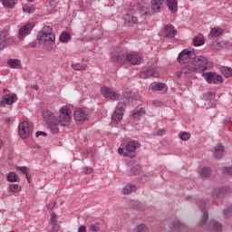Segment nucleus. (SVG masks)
Here are the masks:
<instances>
[{
	"label": "nucleus",
	"instance_id": "f257e3e1",
	"mask_svg": "<svg viewBox=\"0 0 232 232\" xmlns=\"http://www.w3.org/2000/svg\"><path fill=\"white\" fill-rule=\"evenodd\" d=\"M43 116L47 122V126L54 135L59 133V127L66 128L72 122V111L66 107L60 110V114L55 116L50 110H44Z\"/></svg>",
	"mask_w": 232,
	"mask_h": 232
},
{
	"label": "nucleus",
	"instance_id": "f03ea898",
	"mask_svg": "<svg viewBox=\"0 0 232 232\" xmlns=\"http://www.w3.org/2000/svg\"><path fill=\"white\" fill-rule=\"evenodd\" d=\"M38 44H41L45 50L51 52L53 50V44L55 43V34L52 33V27L45 26L43 31L38 34Z\"/></svg>",
	"mask_w": 232,
	"mask_h": 232
},
{
	"label": "nucleus",
	"instance_id": "7ed1b4c3",
	"mask_svg": "<svg viewBox=\"0 0 232 232\" xmlns=\"http://www.w3.org/2000/svg\"><path fill=\"white\" fill-rule=\"evenodd\" d=\"M191 64H193L197 72H204L205 70H208V58L204 56H196L194 54Z\"/></svg>",
	"mask_w": 232,
	"mask_h": 232
},
{
	"label": "nucleus",
	"instance_id": "20e7f679",
	"mask_svg": "<svg viewBox=\"0 0 232 232\" xmlns=\"http://www.w3.org/2000/svg\"><path fill=\"white\" fill-rule=\"evenodd\" d=\"M33 130L34 126L32 124L28 121H23L18 126V135L21 139H28Z\"/></svg>",
	"mask_w": 232,
	"mask_h": 232
},
{
	"label": "nucleus",
	"instance_id": "39448f33",
	"mask_svg": "<svg viewBox=\"0 0 232 232\" xmlns=\"http://www.w3.org/2000/svg\"><path fill=\"white\" fill-rule=\"evenodd\" d=\"M193 58H195V53L185 49L179 54L178 61L179 64H189L193 63Z\"/></svg>",
	"mask_w": 232,
	"mask_h": 232
},
{
	"label": "nucleus",
	"instance_id": "423d86ee",
	"mask_svg": "<svg viewBox=\"0 0 232 232\" xmlns=\"http://www.w3.org/2000/svg\"><path fill=\"white\" fill-rule=\"evenodd\" d=\"M203 77H205L208 84H220L224 82V78H222V76H220L217 72H203Z\"/></svg>",
	"mask_w": 232,
	"mask_h": 232
},
{
	"label": "nucleus",
	"instance_id": "0eeeda50",
	"mask_svg": "<svg viewBox=\"0 0 232 232\" xmlns=\"http://www.w3.org/2000/svg\"><path fill=\"white\" fill-rule=\"evenodd\" d=\"M34 26H35L34 23H28L24 26H22L18 31L19 41H23V39H24L26 35H30V34L32 33V30H34Z\"/></svg>",
	"mask_w": 232,
	"mask_h": 232
},
{
	"label": "nucleus",
	"instance_id": "6e6552de",
	"mask_svg": "<svg viewBox=\"0 0 232 232\" xmlns=\"http://www.w3.org/2000/svg\"><path fill=\"white\" fill-rule=\"evenodd\" d=\"M101 92L103 97H109L112 101H121V99H122V95L111 91V89L108 87H102Z\"/></svg>",
	"mask_w": 232,
	"mask_h": 232
},
{
	"label": "nucleus",
	"instance_id": "1a4fd4ad",
	"mask_svg": "<svg viewBox=\"0 0 232 232\" xmlns=\"http://www.w3.org/2000/svg\"><path fill=\"white\" fill-rule=\"evenodd\" d=\"M124 115V103H119L112 114L111 121L113 122H120L122 121V116Z\"/></svg>",
	"mask_w": 232,
	"mask_h": 232
},
{
	"label": "nucleus",
	"instance_id": "9d476101",
	"mask_svg": "<svg viewBox=\"0 0 232 232\" xmlns=\"http://www.w3.org/2000/svg\"><path fill=\"white\" fill-rule=\"evenodd\" d=\"M15 101H17V94L15 93H11V94H5L1 101H0V106H12V104H14V102H15Z\"/></svg>",
	"mask_w": 232,
	"mask_h": 232
},
{
	"label": "nucleus",
	"instance_id": "9b49d317",
	"mask_svg": "<svg viewBox=\"0 0 232 232\" xmlns=\"http://www.w3.org/2000/svg\"><path fill=\"white\" fill-rule=\"evenodd\" d=\"M12 41H14V38L8 36V31L4 30L0 32V50H3L5 45L10 44Z\"/></svg>",
	"mask_w": 232,
	"mask_h": 232
},
{
	"label": "nucleus",
	"instance_id": "f8f14e48",
	"mask_svg": "<svg viewBox=\"0 0 232 232\" xmlns=\"http://www.w3.org/2000/svg\"><path fill=\"white\" fill-rule=\"evenodd\" d=\"M198 208L199 209H201L203 216H202V219L199 221V226H206L207 222H208V212L206 211V201L204 200H199L198 203Z\"/></svg>",
	"mask_w": 232,
	"mask_h": 232
},
{
	"label": "nucleus",
	"instance_id": "ddd939ff",
	"mask_svg": "<svg viewBox=\"0 0 232 232\" xmlns=\"http://www.w3.org/2000/svg\"><path fill=\"white\" fill-rule=\"evenodd\" d=\"M74 119L75 121H78L79 122L82 121H86L88 119V111L86 109L79 108L74 111Z\"/></svg>",
	"mask_w": 232,
	"mask_h": 232
},
{
	"label": "nucleus",
	"instance_id": "4468645a",
	"mask_svg": "<svg viewBox=\"0 0 232 232\" xmlns=\"http://www.w3.org/2000/svg\"><path fill=\"white\" fill-rule=\"evenodd\" d=\"M175 35H177V30H175V27L172 24L165 25L163 29V37H169L170 39H173Z\"/></svg>",
	"mask_w": 232,
	"mask_h": 232
},
{
	"label": "nucleus",
	"instance_id": "2eb2a0df",
	"mask_svg": "<svg viewBox=\"0 0 232 232\" xmlns=\"http://www.w3.org/2000/svg\"><path fill=\"white\" fill-rule=\"evenodd\" d=\"M126 61L130 63V64H140L142 56L139 54H126Z\"/></svg>",
	"mask_w": 232,
	"mask_h": 232
},
{
	"label": "nucleus",
	"instance_id": "dca6fc26",
	"mask_svg": "<svg viewBox=\"0 0 232 232\" xmlns=\"http://www.w3.org/2000/svg\"><path fill=\"white\" fill-rule=\"evenodd\" d=\"M140 79H150V77H159V71L155 69H150L144 71L140 74Z\"/></svg>",
	"mask_w": 232,
	"mask_h": 232
},
{
	"label": "nucleus",
	"instance_id": "f3484780",
	"mask_svg": "<svg viewBox=\"0 0 232 232\" xmlns=\"http://www.w3.org/2000/svg\"><path fill=\"white\" fill-rule=\"evenodd\" d=\"M185 64L186 65L181 69V72H183L185 75L198 72L197 68L193 64H191V63Z\"/></svg>",
	"mask_w": 232,
	"mask_h": 232
},
{
	"label": "nucleus",
	"instance_id": "a211bd4d",
	"mask_svg": "<svg viewBox=\"0 0 232 232\" xmlns=\"http://www.w3.org/2000/svg\"><path fill=\"white\" fill-rule=\"evenodd\" d=\"M222 155H224V146L218 143L214 148V157H216V159H222Z\"/></svg>",
	"mask_w": 232,
	"mask_h": 232
},
{
	"label": "nucleus",
	"instance_id": "6ab92c4d",
	"mask_svg": "<svg viewBox=\"0 0 232 232\" xmlns=\"http://www.w3.org/2000/svg\"><path fill=\"white\" fill-rule=\"evenodd\" d=\"M123 97L127 99L129 102H135V101H137V94L131 91H124Z\"/></svg>",
	"mask_w": 232,
	"mask_h": 232
},
{
	"label": "nucleus",
	"instance_id": "aec40b11",
	"mask_svg": "<svg viewBox=\"0 0 232 232\" xmlns=\"http://www.w3.org/2000/svg\"><path fill=\"white\" fill-rule=\"evenodd\" d=\"M123 19L125 23H127V24H129L130 26H131L132 24H137L139 23V20L130 14H125Z\"/></svg>",
	"mask_w": 232,
	"mask_h": 232
},
{
	"label": "nucleus",
	"instance_id": "412c9836",
	"mask_svg": "<svg viewBox=\"0 0 232 232\" xmlns=\"http://www.w3.org/2000/svg\"><path fill=\"white\" fill-rule=\"evenodd\" d=\"M112 61L114 63H119V64H124V63H126V54H124L122 53L114 54L112 57Z\"/></svg>",
	"mask_w": 232,
	"mask_h": 232
},
{
	"label": "nucleus",
	"instance_id": "4be33fe9",
	"mask_svg": "<svg viewBox=\"0 0 232 232\" xmlns=\"http://www.w3.org/2000/svg\"><path fill=\"white\" fill-rule=\"evenodd\" d=\"M139 146L140 144L138 141L132 140L126 145L125 149L126 151L133 152L135 150H137V148H139Z\"/></svg>",
	"mask_w": 232,
	"mask_h": 232
},
{
	"label": "nucleus",
	"instance_id": "5701e85b",
	"mask_svg": "<svg viewBox=\"0 0 232 232\" xmlns=\"http://www.w3.org/2000/svg\"><path fill=\"white\" fill-rule=\"evenodd\" d=\"M167 6L172 14H175L178 10L177 0H167Z\"/></svg>",
	"mask_w": 232,
	"mask_h": 232
},
{
	"label": "nucleus",
	"instance_id": "b1692460",
	"mask_svg": "<svg viewBox=\"0 0 232 232\" xmlns=\"http://www.w3.org/2000/svg\"><path fill=\"white\" fill-rule=\"evenodd\" d=\"M165 0H152L151 8L154 12H160V6Z\"/></svg>",
	"mask_w": 232,
	"mask_h": 232
},
{
	"label": "nucleus",
	"instance_id": "393cba45",
	"mask_svg": "<svg viewBox=\"0 0 232 232\" xmlns=\"http://www.w3.org/2000/svg\"><path fill=\"white\" fill-rule=\"evenodd\" d=\"M7 64L10 68H21V61L17 59H9Z\"/></svg>",
	"mask_w": 232,
	"mask_h": 232
},
{
	"label": "nucleus",
	"instance_id": "a878e982",
	"mask_svg": "<svg viewBox=\"0 0 232 232\" xmlns=\"http://www.w3.org/2000/svg\"><path fill=\"white\" fill-rule=\"evenodd\" d=\"M220 72L227 79L232 76V69L229 67L222 66L220 67Z\"/></svg>",
	"mask_w": 232,
	"mask_h": 232
},
{
	"label": "nucleus",
	"instance_id": "bb28decb",
	"mask_svg": "<svg viewBox=\"0 0 232 232\" xmlns=\"http://www.w3.org/2000/svg\"><path fill=\"white\" fill-rule=\"evenodd\" d=\"M194 46H202L204 44V36L202 34L197 35L193 39Z\"/></svg>",
	"mask_w": 232,
	"mask_h": 232
},
{
	"label": "nucleus",
	"instance_id": "cd10ccee",
	"mask_svg": "<svg viewBox=\"0 0 232 232\" xmlns=\"http://www.w3.org/2000/svg\"><path fill=\"white\" fill-rule=\"evenodd\" d=\"M72 70H75V72H81V70H86V68H88V65H86V63H77L72 64Z\"/></svg>",
	"mask_w": 232,
	"mask_h": 232
},
{
	"label": "nucleus",
	"instance_id": "c85d7f7f",
	"mask_svg": "<svg viewBox=\"0 0 232 232\" xmlns=\"http://www.w3.org/2000/svg\"><path fill=\"white\" fill-rule=\"evenodd\" d=\"M132 191H137V186H135V185H127L123 188V195H130Z\"/></svg>",
	"mask_w": 232,
	"mask_h": 232
},
{
	"label": "nucleus",
	"instance_id": "c756f323",
	"mask_svg": "<svg viewBox=\"0 0 232 232\" xmlns=\"http://www.w3.org/2000/svg\"><path fill=\"white\" fill-rule=\"evenodd\" d=\"M210 34L212 37H219V35L224 34V30H222V28L215 27L211 29Z\"/></svg>",
	"mask_w": 232,
	"mask_h": 232
},
{
	"label": "nucleus",
	"instance_id": "7c9ffc66",
	"mask_svg": "<svg viewBox=\"0 0 232 232\" xmlns=\"http://www.w3.org/2000/svg\"><path fill=\"white\" fill-rule=\"evenodd\" d=\"M141 172H142V167H140V165H135L130 169L131 175H134V176L140 175Z\"/></svg>",
	"mask_w": 232,
	"mask_h": 232
},
{
	"label": "nucleus",
	"instance_id": "2f4dec72",
	"mask_svg": "<svg viewBox=\"0 0 232 232\" xmlns=\"http://www.w3.org/2000/svg\"><path fill=\"white\" fill-rule=\"evenodd\" d=\"M19 180V176L15 174V172H10L7 175V181L8 182H17Z\"/></svg>",
	"mask_w": 232,
	"mask_h": 232
},
{
	"label": "nucleus",
	"instance_id": "473e14b6",
	"mask_svg": "<svg viewBox=\"0 0 232 232\" xmlns=\"http://www.w3.org/2000/svg\"><path fill=\"white\" fill-rule=\"evenodd\" d=\"M2 5L5 6V8H14L15 5L14 0H1Z\"/></svg>",
	"mask_w": 232,
	"mask_h": 232
},
{
	"label": "nucleus",
	"instance_id": "72a5a7b5",
	"mask_svg": "<svg viewBox=\"0 0 232 232\" xmlns=\"http://www.w3.org/2000/svg\"><path fill=\"white\" fill-rule=\"evenodd\" d=\"M164 88H166V84L165 83H156L151 87L152 92H162V90H164Z\"/></svg>",
	"mask_w": 232,
	"mask_h": 232
},
{
	"label": "nucleus",
	"instance_id": "f704fd0d",
	"mask_svg": "<svg viewBox=\"0 0 232 232\" xmlns=\"http://www.w3.org/2000/svg\"><path fill=\"white\" fill-rule=\"evenodd\" d=\"M23 11L25 14H34V12H35V7L34 6V5H25L23 7Z\"/></svg>",
	"mask_w": 232,
	"mask_h": 232
},
{
	"label": "nucleus",
	"instance_id": "c9c22d12",
	"mask_svg": "<svg viewBox=\"0 0 232 232\" xmlns=\"http://www.w3.org/2000/svg\"><path fill=\"white\" fill-rule=\"evenodd\" d=\"M146 113V111L144 109H140L138 111L132 113V118L135 119L136 121H139L142 115Z\"/></svg>",
	"mask_w": 232,
	"mask_h": 232
},
{
	"label": "nucleus",
	"instance_id": "e433bc0d",
	"mask_svg": "<svg viewBox=\"0 0 232 232\" xmlns=\"http://www.w3.org/2000/svg\"><path fill=\"white\" fill-rule=\"evenodd\" d=\"M210 226H212L214 231H220L222 229V224L215 220L210 221Z\"/></svg>",
	"mask_w": 232,
	"mask_h": 232
},
{
	"label": "nucleus",
	"instance_id": "4c0bfd02",
	"mask_svg": "<svg viewBox=\"0 0 232 232\" xmlns=\"http://www.w3.org/2000/svg\"><path fill=\"white\" fill-rule=\"evenodd\" d=\"M209 175H211V169L209 168H204L201 169L200 177H202V179H207V177H209Z\"/></svg>",
	"mask_w": 232,
	"mask_h": 232
},
{
	"label": "nucleus",
	"instance_id": "58836bf2",
	"mask_svg": "<svg viewBox=\"0 0 232 232\" xmlns=\"http://www.w3.org/2000/svg\"><path fill=\"white\" fill-rule=\"evenodd\" d=\"M10 191H12V193H19L21 191V187L18 184H11Z\"/></svg>",
	"mask_w": 232,
	"mask_h": 232
},
{
	"label": "nucleus",
	"instance_id": "ea45409f",
	"mask_svg": "<svg viewBox=\"0 0 232 232\" xmlns=\"http://www.w3.org/2000/svg\"><path fill=\"white\" fill-rule=\"evenodd\" d=\"M70 40V34L68 33H63L60 35V41L61 43H68V41Z\"/></svg>",
	"mask_w": 232,
	"mask_h": 232
},
{
	"label": "nucleus",
	"instance_id": "a19ab883",
	"mask_svg": "<svg viewBox=\"0 0 232 232\" xmlns=\"http://www.w3.org/2000/svg\"><path fill=\"white\" fill-rule=\"evenodd\" d=\"M136 232H148V227L144 224L139 225L136 227Z\"/></svg>",
	"mask_w": 232,
	"mask_h": 232
},
{
	"label": "nucleus",
	"instance_id": "79ce46f5",
	"mask_svg": "<svg viewBox=\"0 0 232 232\" xmlns=\"http://www.w3.org/2000/svg\"><path fill=\"white\" fill-rule=\"evenodd\" d=\"M212 197L213 198H219V197H223L220 188L214 189L212 192Z\"/></svg>",
	"mask_w": 232,
	"mask_h": 232
},
{
	"label": "nucleus",
	"instance_id": "37998d69",
	"mask_svg": "<svg viewBox=\"0 0 232 232\" xmlns=\"http://www.w3.org/2000/svg\"><path fill=\"white\" fill-rule=\"evenodd\" d=\"M130 208H132V209H139L140 208V203L139 201H130L129 203Z\"/></svg>",
	"mask_w": 232,
	"mask_h": 232
},
{
	"label": "nucleus",
	"instance_id": "c03bdc74",
	"mask_svg": "<svg viewBox=\"0 0 232 232\" xmlns=\"http://www.w3.org/2000/svg\"><path fill=\"white\" fill-rule=\"evenodd\" d=\"M219 189H220L223 197H224V195H227V194L231 193V188H229V187H223V188H220Z\"/></svg>",
	"mask_w": 232,
	"mask_h": 232
},
{
	"label": "nucleus",
	"instance_id": "a18cd8bd",
	"mask_svg": "<svg viewBox=\"0 0 232 232\" xmlns=\"http://www.w3.org/2000/svg\"><path fill=\"white\" fill-rule=\"evenodd\" d=\"M190 138L191 134H189V132H182L180 135L181 140H189Z\"/></svg>",
	"mask_w": 232,
	"mask_h": 232
},
{
	"label": "nucleus",
	"instance_id": "49530a36",
	"mask_svg": "<svg viewBox=\"0 0 232 232\" xmlns=\"http://www.w3.org/2000/svg\"><path fill=\"white\" fill-rule=\"evenodd\" d=\"M57 218H58L57 214L53 212L51 214L50 224H57Z\"/></svg>",
	"mask_w": 232,
	"mask_h": 232
},
{
	"label": "nucleus",
	"instance_id": "de8ad7c7",
	"mask_svg": "<svg viewBox=\"0 0 232 232\" xmlns=\"http://www.w3.org/2000/svg\"><path fill=\"white\" fill-rule=\"evenodd\" d=\"M224 215L227 218H229V217H232V207L227 208L225 211H224Z\"/></svg>",
	"mask_w": 232,
	"mask_h": 232
},
{
	"label": "nucleus",
	"instance_id": "09e8293b",
	"mask_svg": "<svg viewBox=\"0 0 232 232\" xmlns=\"http://www.w3.org/2000/svg\"><path fill=\"white\" fill-rule=\"evenodd\" d=\"M16 169L22 171L25 177H28V168L26 167H17Z\"/></svg>",
	"mask_w": 232,
	"mask_h": 232
},
{
	"label": "nucleus",
	"instance_id": "8fccbe9b",
	"mask_svg": "<svg viewBox=\"0 0 232 232\" xmlns=\"http://www.w3.org/2000/svg\"><path fill=\"white\" fill-rule=\"evenodd\" d=\"M52 226V232H57L61 229V226H59V224L54 223V224H51Z\"/></svg>",
	"mask_w": 232,
	"mask_h": 232
},
{
	"label": "nucleus",
	"instance_id": "3c124183",
	"mask_svg": "<svg viewBox=\"0 0 232 232\" xmlns=\"http://www.w3.org/2000/svg\"><path fill=\"white\" fill-rule=\"evenodd\" d=\"M140 12L141 15H148L149 14V9L145 6H142L140 8Z\"/></svg>",
	"mask_w": 232,
	"mask_h": 232
},
{
	"label": "nucleus",
	"instance_id": "603ef678",
	"mask_svg": "<svg viewBox=\"0 0 232 232\" xmlns=\"http://www.w3.org/2000/svg\"><path fill=\"white\" fill-rule=\"evenodd\" d=\"M83 173H85V175H90V174L93 173V169H92L90 167H85V168H83Z\"/></svg>",
	"mask_w": 232,
	"mask_h": 232
},
{
	"label": "nucleus",
	"instance_id": "864d4df0",
	"mask_svg": "<svg viewBox=\"0 0 232 232\" xmlns=\"http://www.w3.org/2000/svg\"><path fill=\"white\" fill-rule=\"evenodd\" d=\"M223 173H225V175H231L232 176V167L231 168L225 167L223 169Z\"/></svg>",
	"mask_w": 232,
	"mask_h": 232
},
{
	"label": "nucleus",
	"instance_id": "5fc2aeb1",
	"mask_svg": "<svg viewBox=\"0 0 232 232\" xmlns=\"http://www.w3.org/2000/svg\"><path fill=\"white\" fill-rule=\"evenodd\" d=\"M57 6V3L53 0L49 2V10H53Z\"/></svg>",
	"mask_w": 232,
	"mask_h": 232
},
{
	"label": "nucleus",
	"instance_id": "6e6d98bb",
	"mask_svg": "<svg viewBox=\"0 0 232 232\" xmlns=\"http://www.w3.org/2000/svg\"><path fill=\"white\" fill-rule=\"evenodd\" d=\"M90 231L97 232V231H101V228L99 227H97L96 225H91Z\"/></svg>",
	"mask_w": 232,
	"mask_h": 232
},
{
	"label": "nucleus",
	"instance_id": "4d7b16f0",
	"mask_svg": "<svg viewBox=\"0 0 232 232\" xmlns=\"http://www.w3.org/2000/svg\"><path fill=\"white\" fill-rule=\"evenodd\" d=\"M55 206H57L56 202L50 203L49 205H47V209L52 210L55 208Z\"/></svg>",
	"mask_w": 232,
	"mask_h": 232
},
{
	"label": "nucleus",
	"instance_id": "13d9d810",
	"mask_svg": "<svg viewBox=\"0 0 232 232\" xmlns=\"http://www.w3.org/2000/svg\"><path fill=\"white\" fill-rule=\"evenodd\" d=\"M41 135L43 136V137H46V132H44V131H37L36 132V137H41Z\"/></svg>",
	"mask_w": 232,
	"mask_h": 232
},
{
	"label": "nucleus",
	"instance_id": "bf43d9fd",
	"mask_svg": "<svg viewBox=\"0 0 232 232\" xmlns=\"http://www.w3.org/2000/svg\"><path fill=\"white\" fill-rule=\"evenodd\" d=\"M78 232H86V226L84 225L80 226Z\"/></svg>",
	"mask_w": 232,
	"mask_h": 232
},
{
	"label": "nucleus",
	"instance_id": "052dcab7",
	"mask_svg": "<svg viewBox=\"0 0 232 232\" xmlns=\"http://www.w3.org/2000/svg\"><path fill=\"white\" fill-rule=\"evenodd\" d=\"M37 46V43L33 42L27 45V48H35Z\"/></svg>",
	"mask_w": 232,
	"mask_h": 232
},
{
	"label": "nucleus",
	"instance_id": "680f3d73",
	"mask_svg": "<svg viewBox=\"0 0 232 232\" xmlns=\"http://www.w3.org/2000/svg\"><path fill=\"white\" fill-rule=\"evenodd\" d=\"M165 134H166V130H159L157 131V135L162 136V135H165Z\"/></svg>",
	"mask_w": 232,
	"mask_h": 232
},
{
	"label": "nucleus",
	"instance_id": "e2e57ef3",
	"mask_svg": "<svg viewBox=\"0 0 232 232\" xmlns=\"http://www.w3.org/2000/svg\"><path fill=\"white\" fill-rule=\"evenodd\" d=\"M141 180L143 182H148V180H150V177H148L147 175H144V176L141 177Z\"/></svg>",
	"mask_w": 232,
	"mask_h": 232
},
{
	"label": "nucleus",
	"instance_id": "0e129e2a",
	"mask_svg": "<svg viewBox=\"0 0 232 232\" xmlns=\"http://www.w3.org/2000/svg\"><path fill=\"white\" fill-rule=\"evenodd\" d=\"M153 104H154V106H160V104H162V102H160L159 101H154Z\"/></svg>",
	"mask_w": 232,
	"mask_h": 232
},
{
	"label": "nucleus",
	"instance_id": "69168bd1",
	"mask_svg": "<svg viewBox=\"0 0 232 232\" xmlns=\"http://www.w3.org/2000/svg\"><path fill=\"white\" fill-rule=\"evenodd\" d=\"M118 152L120 153V155H122V153H124V149L119 148Z\"/></svg>",
	"mask_w": 232,
	"mask_h": 232
},
{
	"label": "nucleus",
	"instance_id": "338daca9",
	"mask_svg": "<svg viewBox=\"0 0 232 232\" xmlns=\"http://www.w3.org/2000/svg\"><path fill=\"white\" fill-rule=\"evenodd\" d=\"M182 73H184L182 71L181 72H178L176 73L177 77H181L182 76Z\"/></svg>",
	"mask_w": 232,
	"mask_h": 232
},
{
	"label": "nucleus",
	"instance_id": "774afa93",
	"mask_svg": "<svg viewBox=\"0 0 232 232\" xmlns=\"http://www.w3.org/2000/svg\"><path fill=\"white\" fill-rule=\"evenodd\" d=\"M25 177H26L28 182L30 183V176L27 174V176H25Z\"/></svg>",
	"mask_w": 232,
	"mask_h": 232
}]
</instances>
